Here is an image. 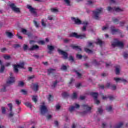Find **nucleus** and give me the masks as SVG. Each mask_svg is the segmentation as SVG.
<instances>
[{
  "label": "nucleus",
  "mask_w": 128,
  "mask_h": 128,
  "mask_svg": "<svg viewBox=\"0 0 128 128\" xmlns=\"http://www.w3.org/2000/svg\"><path fill=\"white\" fill-rule=\"evenodd\" d=\"M58 82H60L56 80L55 82L53 83V84L52 86L53 88H54L56 86V84H58Z\"/></svg>",
  "instance_id": "e433bc0d"
},
{
  "label": "nucleus",
  "mask_w": 128,
  "mask_h": 128,
  "mask_svg": "<svg viewBox=\"0 0 128 128\" xmlns=\"http://www.w3.org/2000/svg\"><path fill=\"white\" fill-rule=\"evenodd\" d=\"M41 22L42 26H44V28H46V24L44 22V19L42 20Z\"/></svg>",
  "instance_id": "a19ab883"
},
{
  "label": "nucleus",
  "mask_w": 128,
  "mask_h": 128,
  "mask_svg": "<svg viewBox=\"0 0 128 128\" xmlns=\"http://www.w3.org/2000/svg\"><path fill=\"white\" fill-rule=\"evenodd\" d=\"M22 34H27L28 30L24 28H22Z\"/></svg>",
  "instance_id": "c03bdc74"
},
{
  "label": "nucleus",
  "mask_w": 128,
  "mask_h": 128,
  "mask_svg": "<svg viewBox=\"0 0 128 128\" xmlns=\"http://www.w3.org/2000/svg\"><path fill=\"white\" fill-rule=\"evenodd\" d=\"M4 60H10V56H4Z\"/></svg>",
  "instance_id": "4d7b16f0"
},
{
  "label": "nucleus",
  "mask_w": 128,
  "mask_h": 128,
  "mask_svg": "<svg viewBox=\"0 0 128 128\" xmlns=\"http://www.w3.org/2000/svg\"><path fill=\"white\" fill-rule=\"evenodd\" d=\"M64 2L67 4V6H70V0H64Z\"/></svg>",
  "instance_id": "37998d69"
},
{
  "label": "nucleus",
  "mask_w": 128,
  "mask_h": 128,
  "mask_svg": "<svg viewBox=\"0 0 128 128\" xmlns=\"http://www.w3.org/2000/svg\"><path fill=\"white\" fill-rule=\"evenodd\" d=\"M75 72H76L78 78H82V74L78 72V71L76 70Z\"/></svg>",
  "instance_id": "864d4df0"
},
{
  "label": "nucleus",
  "mask_w": 128,
  "mask_h": 128,
  "mask_svg": "<svg viewBox=\"0 0 128 128\" xmlns=\"http://www.w3.org/2000/svg\"><path fill=\"white\" fill-rule=\"evenodd\" d=\"M62 96L63 98H68L70 94L66 92H64L62 94Z\"/></svg>",
  "instance_id": "c9c22d12"
},
{
  "label": "nucleus",
  "mask_w": 128,
  "mask_h": 128,
  "mask_svg": "<svg viewBox=\"0 0 128 128\" xmlns=\"http://www.w3.org/2000/svg\"><path fill=\"white\" fill-rule=\"evenodd\" d=\"M0 92H6V86H4L3 88L0 89Z\"/></svg>",
  "instance_id": "ea45409f"
},
{
  "label": "nucleus",
  "mask_w": 128,
  "mask_h": 128,
  "mask_svg": "<svg viewBox=\"0 0 128 128\" xmlns=\"http://www.w3.org/2000/svg\"><path fill=\"white\" fill-rule=\"evenodd\" d=\"M55 71L56 69L54 68H50L48 69L47 72L48 76H50V74H54Z\"/></svg>",
  "instance_id": "ddd939ff"
},
{
  "label": "nucleus",
  "mask_w": 128,
  "mask_h": 128,
  "mask_svg": "<svg viewBox=\"0 0 128 128\" xmlns=\"http://www.w3.org/2000/svg\"><path fill=\"white\" fill-rule=\"evenodd\" d=\"M106 110L108 112H112V106H109V107L106 106Z\"/></svg>",
  "instance_id": "4c0bfd02"
},
{
  "label": "nucleus",
  "mask_w": 128,
  "mask_h": 128,
  "mask_svg": "<svg viewBox=\"0 0 128 128\" xmlns=\"http://www.w3.org/2000/svg\"><path fill=\"white\" fill-rule=\"evenodd\" d=\"M88 45L87 46L88 48H90V46H92V48H94V45L92 44V42H88Z\"/></svg>",
  "instance_id": "49530a36"
},
{
  "label": "nucleus",
  "mask_w": 128,
  "mask_h": 128,
  "mask_svg": "<svg viewBox=\"0 0 128 128\" xmlns=\"http://www.w3.org/2000/svg\"><path fill=\"white\" fill-rule=\"evenodd\" d=\"M115 68H116V74H120V65H117L115 66Z\"/></svg>",
  "instance_id": "a211bd4d"
},
{
  "label": "nucleus",
  "mask_w": 128,
  "mask_h": 128,
  "mask_svg": "<svg viewBox=\"0 0 128 128\" xmlns=\"http://www.w3.org/2000/svg\"><path fill=\"white\" fill-rule=\"evenodd\" d=\"M47 46L49 50H54V47L52 46L48 45Z\"/></svg>",
  "instance_id": "72a5a7b5"
},
{
  "label": "nucleus",
  "mask_w": 128,
  "mask_h": 128,
  "mask_svg": "<svg viewBox=\"0 0 128 128\" xmlns=\"http://www.w3.org/2000/svg\"><path fill=\"white\" fill-rule=\"evenodd\" d=\"M58 52H59V54H62V56H64V60H66L68 58V52L62 50H60V49H58Z\"/></svg>",
  "instance_id": "0eeeda50"
},
{
  "label": "nucleus",
  "mask_w": 128,
  "mask_h": 128,
  "mask_svg": "<svg viewBox=\"0 0 128 128\" xmlns=\"http://www.w3.org/2000/svg\"><path fill=\"white\" fill-rule=\"evenodd\" d=\"M2 114H6V108L5 107H2Z\"/></svg>",
  "instance_id": "680f3d73"
},
{
  "label": "nucleus",
  "mask_w": 128,
  "mask_h": 128,
  "mask_svg": "<svg viewBox=\"0 0 128 128\" xmlns=\"http://www.w3.org/2000/svg\"><path fill=\"white\" fill-rule=\"evenodd\" d=\"M70 38H80V40H83L84 38H86V34H78V33L76 32H72L70 35Z\"/></svg>",
  "instance_id": "f257e3e1"
},
{
  "label": "nucleus",
  "mask_w": 128,
  "mask_h": 128,
  "mask_svg": "<svg viewBox=\"0 0 128 128\" xmlns=\"http://www.w3.org/2000/svg\"><path fill=\"white\" fill-rule=\"evenodd\" d=\"M72 20L76 24H82V20L76 18H72Z\"/></svg>",
  "instance_id": "4468645a"
},
{
  "label": "nucleus",
  "mask_w": 128,
  "mask_h": 128,
  "mask_svg": "<svg viewBox=\"0 0 128 128\" xmlns=\"http://www.w3.org/2000/svg\"><path fill=\"white\" fill-rule=\"evenodd\" d=\"M96 44H99L100 46H102V41L100 39H98V41L96 42Z\"/></svg>",
  "instance_id": "a878e982"
},
{
  "label": "nucleus",
  "mask_w": 128,
  "mask_h": 128,
  "mask_svg": "<svg viewBox=\"0 0 128 128\" xmlns=\"http://www.w3.org/2000/svg\"><path fill=\"white\" fill-rule=\"evenodd\" d=\"M4 66L2 64L1 65V67H0V72L1 74H2V72H4Z\"/></svg>",
  "instance_id": "473e14b6"
},
{
  "label": "nucleus",
  "mask_w": 128,
  "mask_h": 128,
  "mask_svg": "<svg viewBox=\"0 0 128 128\" xmlns=\"http://www.w3.org/2000/svg\"><path fill=\"white\" fill-rule=\"evenodd\" d=\"M28 45L24 44V46H23V49L24 50H28Z\"/></svg>",
  "instance_id": "de8ad7c7"
},
{
  "label": "nucleus",
  "mask_w": 128,
  "mask_h": 128,
  "mask_svg": "<svg viewBox=\"0 0 128 128\" xmlns=\"http://www.w3.org/2000/svg\"><path fill=\"white\" fill-rule=\"evenodd\" d=\"M118 42V46L121 48H124V43L122 42H120V41L117 42Z\"/></svg>",
  "instance_id": "5701e85b"
},
{
  "label": "nucleus",
  "mask_w": 128,
  "mask_h": 128,
  "mask_svg": "<svg viewBox=\"0 0 128 128\" xmlns=\"http://www.w3.org/2000/svg\"><path fill=\"white\" fill-rule=\"evenodd\" d=\"M124 58H128V54H127L126 52H124Z\"/></svg>",
  "instance_id": "69168bd1"
},
{
  "label": "nucleus",
  "mask_w": 128,
  "mask_h": 128,
  "mask_svg": "<svg viewBox=\"0 0 128 128\" xmlns=\"http://www.w3.org/2000/svg\"><path fill=\"white\" fill-rule=\"evenodd\" d=\"M76 56L77 58H78L79 60H81V58H82V56L80 54H77Z\"/></svg>",
  "instance_id": "6e6d98bb"
},
{
  "label": "nucleus",
  "mask_w": 128,
  "mask_h": 128,
  "mask_svg": "<svg viewBox=\"0 0 128 128\" xmlns=\"http://www.w3.org/2000/svg\"><path fill=\"white\" fill-rule=\"evenodd\" d=\"M110 30L112 34H116V32L120 34V30L119 29H116L114 26H111Z\"/></svg>",
  "instance_id": "6e6552de"
},
{
  "label": "nucleus",
  "mask_w": 128,
  "mask_h": 128,
  "mask_svg": "<svg viewBox=\"0 0 128 128\" xmlns=\"http://www.w3.org/2000/svg\"><path fill=\"white\" fill-rule=\"evenodd\" d=\"M69 62H74V56H70L68 58Z\"/></svg>",
  "instance_id": "bb28decb"
},
{
  "label": "nucleus",
  "mask_w": 128,
  "mask_h": 128,
  "mask_svg": "<svg viewBox=\"0 0 128 128\" xmlns=\"http://www.w3.org/2000/svg\"><path fill=\"white\" fill-rule=\"evenodd\" d=\"M93 64H94V66H98L100 64V62H97L96 60H93Z\"/></svg>",
  "instance_id": "09e8293b"
},
{
  "label": "nucleus",
  "mask_w": 128,
  "mask_h": 128,
  "mask_svg": "<svg viewBox=\"0 0 128 128\" xmlns=\"http://www.w3.org/2000/svg\"><path fill=\"white\" fill-rule=\"evenodd\" d=\"M112 20L114 24H118L120 22H118V20L116 18H112Z\"/></svg>",
  "instance_id": "cd10ccee"
},
{
  "label": "nucleus",
  "mask_w": 128,
  "mask_h": 128,
  "mask_svg": "<svg viewBox=\"0 0 128 128\" xmlns=\"http://www.w3.org/2000/svg\"><path fill=\"white\" fill-rule=\"evenodd\" d=\"M48 100L49 102H53L54 100V96H52V94H49L48 96Z\"/></svg>",
  "instance_id": "4be33fe9"
},
{
  "label": "nucleus",
  "mask_w": 128,
  "mask_h": 128,
  "mask_svg": "<svg viewBox=\"0 0 128 128\" xmlns=\"http://www.w3.org/2000/svg\"><path fill=\"white\" fill-rule=\"evenodd\" d=\"M14 68L15 72H18V68H24V62H22L20 64L14 65Z\"/></svg>",
  "instance_id": "7ed1b4c3"
},
{
  "label": "nucleus",
  "mask_w": 128,
  "mask_h": 128,
  "mask_svg": "<svg viewBox=\"0 0 128 128\" xmlns=\"http://www.w3.org/2000/svg\"><path fill=\"white\" fill-rule=\"evenodd\" d=\"M10 77L6 81L7 84H14V77H12V73L10 74Z\"/></svg>",
  "instance_id": "39448f33"
},
{
  "label": "nucleus",
  "mask_w": 128,
  "mask_h": 128,
  "mask_svg": "<svg viewBox=\"0 0 128 128\" xmlns=\"http://www.w3.org/2000/svg\"><path fill=\"white\" fill-rule=\"evenodd\" d=\"M8 106L10 108V111L8 116L10 118H12V116H14V113H12V103L8 104Z\"/></svg>",
  "instance_id": "f8f14e48"
},
{
  "label": "nucleus",
  "mask_w": 128,
  "mask_h": 128,
  "mask_svg": "<svg viewBox=\"0 0 128 128\" xmlns=\"http://www.w3.org/2000/svg\"><path fill=\"white\" fill-rule=\"evenodd\" d=\"M102 100H106V98H109L110 100H114V98L113 96H108L107 97L104 96L103 94H102Z\"/></svg>",
  "instance_id": "f3484780"
},
{
  "label": "nucleus",
  "mask_w": 128,
  "mask_h": 128,
  "mask_svg": "<svg viewBox=\"0 0 128 128\" xmlns=\"http://www.w3.org/2000/svg\"><path fill=\"white\" fill-rule=\"evenodd\" d=\"M50 12H54V14H56V12H58V10L56 8H51L50 9Z\"/></svg>",
  "instance_id": "b1692460"
},
{
  "label": "nucleus",
  "mask_w": 128,
  "mask_h": 128,
  "mask_svg": "<svg viewBox=\"0 0 128 128\" xmlns=\"http://www.w3.org/2000/svg\"><path fill=\"white\" fill-rule=\"evenodd\" d=\"M20 92H21L23 94H26L28 93V92H26V90H24V89L22 90Z\"/></svg>",
  "instance_id": "338daca9"
},
{
  "label": "nucleus",
  "mask_w": 128,
  "mask_h": 128,
  "mask_svg": "<svg viewBox=\"0 0 128 128\" xmlns=\"http://www.w3.org/2000/svg\"><path fill=\"white\" fill-rule=\"evenodd\" d=\"M34 25L36 26V28H38L40 24H38V22H36V21L34 20Z\"/></svg>",
  "instance_id": "e2e57ef3"
},
{
  "label": "nucleus",
  "mask_w": 128,
  "mask_h": 128,
  "mask_svg": "<svg viewBox=\"0 0 128 128\" xmlns=\"http://www.w3.org/2000/svg\"><path fill=\"white\" fill-rule=\"evenodd\" d=\"M24 104L27 106V108H32V104L28 102L24 103Z\"/></svg>",
  "instance_id": "c85d7f7f"
},
{
  "label": "nucleus",
  "mask_w": 128,
  "mask_h": 128,
  "mask_svg": "<svg viewBox=\"0 0 128 128\" xmlns=\"http://www.w3.org/2000/svg\"><path fill=\"white\" fill-rule=\"evenodd\" d=\"M84 52H87V54H92V50H90L86 48H84Z\"/></svg>",
  "instance_id": "393cba45"
},
{
  "label": "nucleus",
  "mask_w": 128,
  "mask_h": 128,
  "mask_svg": "<svg viewBox=\"0 0 128 128\" xmlns=\"http://www.w3.org/2000/svg\"><path fill=\"white\" fill-rule=\"evenodd\" d=\"M124 126L122 122H120L117 126H116L115 128H120Z\"/></svg>",
  "instance_id": "2f4dec72"
},
{
  "label": "nucleus",
  "mask_w": 128,
  "mask_h": 128,
  "mask_svg": "<svg viewBox=\"0 0 128 128\" xmlns=\"http://www.w3.org/2000/svg\"><path fill=\"white\" fill-rule=\"evenodd\" d=\"M103 112H104V110H102V108H98V112H99V114H102Z\"/></svg>",
  "instance_id": "3c124183"
},
{
  "label": "nucleus",
  "mask_w": 128,
  "mask_h": 128,
  "mask_svg": "<svg viewBox=\"0 0 128 128\" xmlns=\"http://www.w3.org/2000/svg\"><path fill=\"white\" fill-rule=\"evenodd\" d=\"M16 104L18 105V106H20V104H22V101L19 100H15Z\"/></svg>",
  "instance_id": "a18cd8bd"
},
{
  "label": "nucleus",
  "mask_w": 128,
  "mask_h": 128,
  "mask_svg": "<svg viewBox=\"0 0 128 128\" xmlns=\"http://www.w3.org/2000/svg\"><path fill=\"white\" fill-rule=\"evenodd\" d=\"M70 39H64V44H68V42H70Z\"/></svg>",
  "instance_id": "8fccbe9b"
},
{
  "label": "nucleus",
  "mask_w": 128,
  "mask_h": 128,
  "mask_svg": "<svg viewBox=\"0 0 128 128\" xmlns=\"http://www.w3.org/2000/svg\"><path fill=\"white\" fill-rule=\"evenodd\" d=\"M112 84H110V82H108V83H107L106 84V88H110L112 87Z\"/></svg>",
  "instance_id": "5fc2aeb1"
},
{
  "label": "nucleus",
  "mask_w": 128,
  "mask_h": 128,
  "mask_svg": "<svg viewBox=\"0 0 128 128\" xmlns=\"http://www.w3.org/2000/svg\"><path fill=\"white\" fill-rule=\"evenodd\" d=\"M24 86V82H22V81L19 82L18 84V86Z\"/></svg>",
  "instance_id": "58836bf2"
},
{
  "label": "nucleus",
  "mask_w": 128,
  "mask_h": 128,
  "mask_svg": "<svg viewBox=\"0 0 128 128\" xmlns=\"http://www.w3.org/2000/svg\"><path fill=\"white\" fill-rule=\"evenodd\" d=\"M90 96H92L94 98V100H96L98 96V92H91L90 93Z\"/></svg>",
  "instance_id": "dca6fc26"
},
{
  "label": "nucleus",
  "mask_w": 128,
  "mask_h": 128,
  "mask_svg": "<svg viewBox=\"0 0 128 128\" xmlns=\"http://www.w3.org/2000/svg\"><path fill=\"white\" fill-rule=\"evenodd\" d=\"M102 8H98L96 10L93 11L95 20H100V17H98V16H100V14L102 12Z\"/></svg>",
  "instance_id": "20e7f679"
},
{
  "label": "nucleus",
  "mask_w": 128,
  "mask_h": 128,
  "mask_svg": "<svg viewBox=\"0 0 128 128\" xmlns=\"http://www.w3.org/2000/svg\"><path fill=\"white\" fill-rule=\"evenodd\" d=\"M26 35H28V36L29 38H32V34L31 32L27 33Z\"/></svg>",
  "instance_id": "0e129e2a"
},
{
  "label": "nucleus",
  "mask_w": 128,
  "mask_h": 128,
  "mask_svg": "<svg viewBox=\"0 0 128 128\" xmlns=\"http://www.w3.org/2000/svg\"><path fill=\"white\" fill-rule=\"evenodd\" d=\"M39 46L38 45H34L32 46L30 48L29 50H38Z\"/></svg>",
  "instance_id": "aec40b11"
},
{
  "label": "nucleus",
  "mask_w": 128,
  "mask_h": 128,
  "mask_svg": "<svg viewBox=\"0 0 128 128\" xmlns=\"http://www.w3.org/2000/svg\"><path fill=\"white\" fill-rule=\"evenodd\" d=\"M72 98L73 100H76V98H78V94H76V92L73 93V94L72 96Z\"/></svg>",
  "instance_id": "c756f323"
},
{
  "label": "nucleus",
  "mask_w": 128,
  "mask_h": 128,
  "mask_svg": "<svg viewBox=\"0 0 128 128\" xmlns=\"http://www.w3.org/2000/svg\"><path fill=\"white\" fill-rule=\"evenodd\" d=\"M27 8L30 10V12L33 14H36V8H32L30 5H27Z\"/></svg>",
  "instance_id": "9d476101"
},
{
  "label": "nucleus",
  "mask_w": 128,
  "mask_h": 128,
  "mask_svg": "<svg viewBox=\"0 0 128 128\" xmlns=\"http://www.w3.org/2000/svg\"><path fill=\"white\" fill-rule=\"evenodd\" d=\"M40 113L41 114L44 116L45 114H46L48 112V108H46V106L44 105H42L40 108Z\"/></svg>",
  "instance_id": "1a4fd4ad"
},
{
  "label": "nucleus",
  "mask_w": 128,
  "mask_h": 128,
  "mask_svg": "<svg viewBox=\"0 0 128 128\" xmlns=\"http://www.w3.org/2000/svg\"><path fill=\"white\" fill-rule=\"evenodd\" d=\"M72 48H73V50H76L82 52V48L80 46L72 45Z\"/></svg>",
  "instance_id": "6ab92c4d"
},
{
  "label": "nucleus",
  "mask_w": 128,
  "mask_h": 128,
  "mask_svg": "<svg viewBox=\"0 0 128 128\" xmlns=\"http://www.w3.org/2000/svg\"><path fill=\"white\" fill-rule=\"evenodd\" d=\"M6 34L10 38H12V36H14V34L11 32H6Z\"/></svg>",
  "instance_id": "412c9836"
},
{
  "label": "nucleus",
  "mask_w": 128,
  "mask_h": 128,
  "mask_svg": "<svg viewBox=\"0 0 128 128\" xmlns=\"http://www.w3.org/2000/svg\"><path fill=\"white\" fill-rule=\"evenodd\" d=\"M112 46H113V48H114L116 46H118V42L112 44Z\"/></svg>",
  "instance_id": "774afa93"
},
{
  "label": "nucleus",
  "mask_w": 128,
  "mask_h": 128,
  "mask_svg": "<svg viewBox=\"0 0 128 128\" xmlns=\"http://www.w3.org/2000/svg\"><path fill=\"white\" fill-rule=\"evenodd\" d=\"M110 88H112L113 90H114L116 89V86L114 85H112Z\"/></svg>",
  "instance_id": "13d9d810"
},
{
  "label": "nucleus",
  "mask_w": 128,
  "mask_h": 128,
  "mask_svg": "<svg viewBox=\"0 0 128 128\" xmlns=\"http://www.w3.org/2000/svg\"><path fill=\"white\" fill-rule=\"evenodd\" d=\"M13 48H20V45L19 44H15L14 45Z\"/></svg>",
  "instance_id": "603ef678"
},
{
  "label": "nucleus",
  "mask_w": 128,
  "mask_h": 128,
  "mask_svg": "<svg viewBox=\"0 0 128 128\" xmlns=\"http://www.w3.org/2000/svg\"><path fill=\"white\" fill-rule=\"evenodd\" d=\"M82 106L84 110H86V111H84L82 112V114H86L88 112H90V110H92V107L88 106V104H83L82 105Z\"/></svg>",
  "instance_id": "423d86ee"
},
{
  "label": "nucleus",
  "mask_w": 128,
  "mask_h": 128,
  "mask_svg": "<svg viewBox=\"0 0 128 128\" xmlns=\"http://www.w3.org/2000/svg\"><path fill=\"white\" fill-rule=\"evenodd\" d=\"M36 98H38V96H33L32 98V100L34 102H35L36 104V102H38V99Z\"/></svg>",
  "instance_id": "f704fd0d"
},
{
  "label": "nucleus",
  "mask_w": 128,
  "mask_h": 128,
  "mask_svg": "<svg viewBox=\"0 0 128 128\" xmlns=\"http://www.w3.org/2000/svg\"><path fill=\"white\" fill-rule=\"evenodd\" d=\"M74 106L75 108H80V104H78L76 103H75Z\"/></svg>",
  "instance_id": "bf43d9fd"
},
{
  "label": "nucleus",
  "mask_w": 128,
  "mask_h": 128,
  "mask_svg": "<svg viewBox=\"0 0 128 128\" xmlns=\"http://www.w3.org/2000/svg\"><path fill=\"white\" fill-rule=\"evenodd\" d=\"M75 108H76L74 106H71L70 108H69V110L70 112H74V110Z\"/></svg>",
  "instance_id": "79ce46f5"
},
{
  "label": "nucleus",
  "mask_w": 128,
  "mask_h": 128,
  "mask_svg": "<svg viewBox=\"0 0 128 128\" xmlns=\"http://www.w3.org/2000/svg\"><path fill=\"white\" fill-rule=\"evenodd\" d=\"M32 89L34 92H38V84H34Z\"/></svg>",
  "instance_id": "2eb2a0df"
},
{
  "label": "nucleus",
  "mask_w": 128,
  "mask_h": 128,
  "mask_svg": "<svg viewBox=\"0 0 128 128\" xmlns=\"http://www.w3.org/2000/svg\"><path fill=\"white\" fill-rule=\"evenodd\" d=\"M115 12H122V9L120 8H114Z\"/></svg>",
  "instance_id": "052dcab7"
},
{
  "label": "nucleus",
  "mask_w": 128,
  "mask_h": 128,
  "mask_svg": "<svg viewBox=\"0 0 128 128\" xmlns=\"http://www.w3.org/2000/svg\"><path fill=\"white\" fill-rule=\"evenodd\" d=\"M61 70H66L68 67L66 65H62L60 68Z\"/></svg>",
  "instance_id": "7c9ffc66"
},
{
  "label": "nucleus",
  "mask_w": 128,
  "mask_h": 128,
  "mask_svg": "<svg viewBox=\"0 0 128 128\" xmlns=\"http://www.w3.org/2000/svg\"><path fill=\"white\" fill-rule=\"evenodd\" d=\"M114 80H116V82H128V81L126 79H124L122 78H114Z\"/></svg>",
  "instance_id": "9b49d317"
},
{
  "label": "nucleus",
  "mask_w": 128,
  "mask_h": 128,
  "mask_svg": "<svg viewBox=\"0 0 128 128\" xmlns=\"http://www.w3.org/2000/svg\"><path fill=\"white\" fill-rule=\"evenodd\" d=\"M9 6L12 12H16V14L20 13V9L18 8H17L14 3H10L9 4Z\"/></svg>",
  "instance_id": "f03ea898"
}]
</instances>
